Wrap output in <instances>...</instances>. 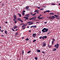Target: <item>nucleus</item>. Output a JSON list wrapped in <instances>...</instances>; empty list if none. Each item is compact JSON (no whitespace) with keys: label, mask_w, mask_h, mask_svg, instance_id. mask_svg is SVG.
<instances>
[{"label":"nucleus","mask_w":60,"mask_h":60,"mask_svg":"<svg viewBox=\"0 0 60 60\" xmlns=\"http://www.w3.org/2000/svg\"><path fill=\"white\" fill-rule=\"evenodd\" d=\"M29 32L30 33V32H31V30H29Z\"/></svg>","instance_id":"69168bd1"},{"label":"nucleus","mask_w":60,"mask_h":60,"mask_svg":"<svg viewBox=\"0 0 60 60\" xmlns=\"http://www.w3.org/2000/svg\"><path fill=\"white\" fill-rule=\"evenodd\" d=\"M12 30L13 31H15V30H14L12 28Z\"/></svg>","instance_id":"72a5a7b5"},{"label":"nucleus","mask_w":60,"mask_h":60,"mask_svg":"<svg viewBox=\"0 0 60 60\" xmlns=\"http://www.w3.org/2000/svg\"><path fill=\"white\" fill-rule=\"evenodd\" d=\"M59 17V15H57V17Z\"/></svg>","instance_id":"0e129e2a"},{"label":"nucleus","mask_w":60,"mask_h":60,"mask_svg":"<svg viewBox=\"0 0 60 60\" xmlns=\"http://www.w3.org/2000/svg\"><path fill=\"white\" fill-rule=\"evenodd\" d=\"M36 17L34 18V19H36Z\"/></svg>","instance_id":"e2e57ef3"},{"label":"nucleus","mask_w":60,"mask_h":60,"mask_svg":"<svg viewBox=\"0 0 60 60\" xmlns=\"http://www.w3.org/2000/svg\"><path fill=\"white\" fill-rule=\"evenodd\" d=\"M33 23V22L32 21V22H31L29 24V26H30V25H33V24H34V23Z\"/></svg>","instance_id":"39448f33"},{"label":"nucleus","mask_w":60,"mask_h":60,"mask_svg":"<svg viewBox=\"0 0 60 60\" xmlns=\"http://www.w3.org/2000/svg\"><path fill=\"white\" fill-rule=\"evenodd\" d=\"M15 24H16V23H17V20L15 21Z\"/></svg>","instance_id":"f704fd0d"},{"label":"nucleus","mask_w":60,"mask_h":60,"mask_svg":"<svg viewBox=\"0 0 60 60\" xmlns=\"http://www.w3.org/2000/svg\"><path fill=\"white\" fill-rule=\"evenodd\" d=\"M30 52H31V51H29L27 52V53H28V54H29V53H30Z\"/></svg>","instance_id":"2f4dec72"},{"label":"nucleus","mask_w":60,"mask_h":60,"mask_svg":"<svg viewBox=\"0 0 60 60\" xmlns=\"http://www.w3.org/2000/svg\"><path fill=\"white\" fill-rule=\"evenodd\" d=\"M20 19V18H18V20H19V19Z\"/></svg>","instance_id":"bf43d9fd"},{"label":"nucleus","mask_w":60,"mask_h":60,"mask_svg":"<svg viewBox=\"0 0 60 60\" xmlns=\"http://www.w3.org/2000/svg\"><path fill=\"white\" fill-rule=\"evenodd\" d=\"M36 14V13H35L34 14H33L32 15V16H34V15H35Z\"/></svg>","instance_id":"c85d7f7f"},{"label":"nucleus","mask_w":60,"mask_h":60,"mask_svg":"<svg viewBox=\"0 0 60 60\" xmlns=\"http://www.w3.org/2000/svg\"><path fill=\"white\" fill-rule=\"evenodd\" d=\"M50 15H54V13H51L50 14Z\"/></svg>","instance_id":"4468645a"},{"label":"nucleus","mask_w":60,"mask_h":60,"mask_svg":"<svg viewBox=\"0 0 60 60\" xmlns=\"http://www.w3.org/2000/svg\"><path fill=\"white\" fill-rule=\"evenodd\" d=\"M34 18L33 17V18H31V19H34Z\"/></svg>","instance_id":"680f3d73"},{"label":"nucleus","mask_w":60,"mask_h":60,"mask_svg":"<svg viewBox=\"0 0 60 60\" xmlns=\"http://www.w3.org/2000/svg\"><path fill=\"white\" fill-rule=\"evenodd\" d=\"M43 9H44L43 8H42L40 9L41 10H43Z\"/></svg>","instance_id":"49530a36"},{"label":"nucleus","mask_w":60,"mask_h":60,"mask_svg":"<svg viewBox=\"0 0 60 60\" xmlns=\"http://www.w3.org/2000/svg\"><path fill=\"white\" fill-rule=\"evenodd\" d=\"M24 26H25L24 25V26H22V28H23V27H24Z\"/></svg>","instance_id":"ea45409f"},{"label":"nucleus","mask_w":60,"mask_h":60,"mask_svg":"<svg viewBox=\"0 0 60 60\" xmlns=\"http://www.w3.org/2000/svg\"><path fill=\"white\" fill-rule=\"evenodd\" d=\"M42 33H45V32H47L48 31V29L44 28L42 30Z\"/></svg>","instance_id":"f257e3e1"},{"label":"nucleus","mask_w":60,"mask_h":60,"mask_svg":"<svg viewBox=\"0 0 60 60\" xmlns=\"http://www.w3.org/2000/svg\"><path fill=\"white\" fill-rule=\"evenodd\" d=\"M42 38V36H41V37H40L39 38L40 39H41Z\"/></svg>","instance_id":"7c9ffc66"},{"label":"nucleus","mask_w":60,"mask_h":60,"mask_svg":"<svg viewBox=\"0 0 60 60\" xmlns=\"http://www.w3.org/2000/svg\"><path fill=\"white\" fill-rule=\"evenodd\" d=\"M37 10H35L34 11V12H37Z\"/></svg>","instance_id":"c9c22d12"},{"label":"nucleus","mask_w":60,"mask_h":60,"mask_svg":"<svg viewBox=\"0 0 60 60\" xmlns=\"http://www.w3.org/2000/svg\"><path fill=\"white\" fill-rule=\"evenodd\" d=\"M40 16H38V19H40Z\"/></svg>","instance_id":"58836bf2"},{"label":"nucleus","mask_w":60,"mask_h":60,"mask_svg":"<svg viewBox=\"0 0 60 60\" xmlns=\"http://www.w3.org/2000/svg\"><path fill=\"white\" fill-rule=\"evenodd\" d=\"M49 18H50V19H52V16H51V17H49Z\"/></svg>","instance_id":"6e6d98bb"},{"label":"nucleus","mask_w":60,"mask_h":60,"mask_svg":"<svg viewBox=\"0 0 60 60\" xmlns=\"http://www.w3.org/2000/svg\"><path fill=\"white\" fill-rule=\"evenodd\" d=\"M43 17H40V18H39V19H43Z\"/></svg>","instance_id":"dca6fc26"},{"label":"nucleus","mask_w":60,"mask_h":60,"mask_svg":"<svg viewBox=\"0 0 60 60\" xmlns=\"http://www.w3.org/2000/svg\"><path fill=\"white\" fill-rule=\"evenodd\" d=\"M22 20H21V19H20H20H19V21H21Z\"/></svg>","instance_id":"8fccbe9b"},{"label":"nucleus","mask_w":60,"mask_h":60,"mask_svg":"<svg viewBox=\"0 0 60 60\" xmlns=\"http://www.w3.org/2000/svg\"><path fill=\"white\" fill-rule=\"evenodd\" d=\"M54 18H55V17L54 16H52V19H54Z\"/></svg>","instance_id":"9b49d317"},{"label":"nucleus","mask_w":60,"mask_h":60,"mask_svg":"<svg viewBox=\"0 0 60 60\" xmlns=\"http://www.w3.org/2000/svg\"><path fill=\"white\" fill-rule=\"evenodd\" d=\"M22 15L24 16V15H25V13L24 12H22Z\"/></svg>","instance_id":"a878e982"},{"label":"nucleus","mask_w":60,"mask_h":60,"mask_svg":"<svg viewBox=\"0 0 60 60\" xmlns=\"http://www.w3.org/2000/svg\"><path fill=\"white\" fill-rule=\"evenodd\" d=\"M42 53H43L44 54H45V53L44 51H42Z\"/></svg>","instance_id":"cd10ccee"},{"label":"nucleus","mask_w":60,"mask_h":60,"mask_svg":"<svg viewBox=\"0 0 60 60\" xmlns=\"http://www.w3.org/2000/svg\"><path fill=\"white\" fill-rule=\"evenodd\" d=\"M17 27H18L17 26H14L13 29H16V28H17Z\"/></svg>","instance_id":"0eeeda50"},{"label":"nucleus","mask_w":60,"mask_h":60,"mask_svg":"<svg viewBox=\"0 0 60 60\" xmlns=\"http://www.w3.org/2000/svg\"><path fill=\"white\" fill-rule=\"evenodd\" d=\"M35 60H38V58H37V57H35Z\"/></svg>","instance_id":"2eb2a0df"},{"label":"nucleus","mask_w":60,"mask_h":60,"mask_svg":"<svg viewBox=\"0 0 60 60\" xmlns=\"http://www.w3.org/2000/svg\"><path fill=\"white\" fill-rule=\"evenodd\" d=\"M25 40L26 41H28V40H29V39L28 38H27Z\"/></svg>","instance_id":"5701e85b"},{"label":"nucleus","mask_w":60,"mask_h":60,"mask_svg":"<svg viewBox=\"0 0 60 60\" xmlns=\"http://www.w3.org/2000/svg\"><path fill=\"white\" fill-rule=\"evenodd\" d=\"M18 29H17L15 30V31H18Z\"/></svg>","instance_id":"13d9d810"},{"label":"nucleus","mask_w":60,"mask_h":60,"mask_svg":"<svg viewBox=\"0 0 60 60\" xmlns=\"http://www.w3.org/2000/svg\"><path fill=\"white\" fill-rule=\"evenodd\" d=\"M29 8V7L28 6H27L26 8V9H28Z\"/></svg>","instance_id":"473e14b6"},{"label":"nucleus","mask_w":60,"mask_h":60,"mask_svg":"<svg viewBox=\"0 0 60 60\" xmlns=\"http://www.w3.org/2000/svg\"><path fill=\"white\" fill-rule=\"evenodd\" d=\"M50 12V11H49V10H48V11H45L44 12V13H46V12Z\"/></svg>","instance_id":"6e6552de"},{"label":"nucleus","mask_w":60,"mask_h":60,"mask_svg":"<svg viewBox=\"0 0 60 60\" xmlns=\"http://www.w3.org/2000/svg\"><path fill=\"white\" fill-rule=\"evenodd\" d=\"M52 41H55V39H52Z\"/></svg>","instance_id":"a19ab883"},{"label":"nucleus","mask_w":60,"mask_h":60,"mask_svg":"<svg viewBox=\"0 0 60 60\" xmlns=\"http://www.w3.org/2000/svg\"><path fill=\"white\" fill-rule=\"evenodd\" d=\"M37 53H39V52H41V51L39 49L38 50V49H37Z\"/></svg>","instance_id":"423d86ee"},{"label":"nucleus","mask_w":60,"mask_h":60,"mask_svg":"<svg viewBox=\"0 0 60 60\" xmlns=\"http://www.w3.org/2000/svg\"><path fill=\"white\" fill-rule=\"evenodd\" d=\"M48 47L49 48H51V45L49 46V45H48Z\"/></svg>","instance_id":"aec40b11"},{"label":"nucleus","mask_w":60,"mask_h":60,"mask_svg":"<svg viewBox=\"0 0 60 60\" xmlns=\"http://www.w3.org/2000/svg\"><path fill=\"white\" fill-rule=\"evenodd\" d=\"M23 12H26V11L25 10L23 11Z\"/></svg>","instance_id":"603ef678"},{"label":"nucleus","mask_w":60,"mask_h":60,"mask_svg":"<svg viewBox=\"0 0 60 60\" xmlns=\"http://www.w3.org/2000/svg\"><path fill=\"white\" fill-rule=\"evenodd\" d=\"M36 41V40H33V42H35V41Z\"/></svg>","instance_id":"a211bd4d"},{"label":"nucleus","mask_w":60,"mask_h":60,"mask_svg":"<svg viewBox=\"0 0 60 60\" xmlns=\"http://www.w3.org/2000/svg\"><path fill=\"white\" fill-rule=\"evenodd\" d=\"M30 14L31 15H33V13H32V12H31L30 13Z\"/></svg>","instance_id":"09e8293b"},{"label":"nucleus","mask_w":60,"mask_h":60,"mask_svg":"<svg viewBox=\"0 0 60 60\" xmlns=\"http://www.w3.org/2000/svg\"><path fill=\"white\" fill-rule=\"evenodd\" d=\"M28 19V17L26 18L25 19Z\"/></svg>","instance_id":"37998d69"},{"label":"nucleus","mask_w":60,"mask_h":60,"mask_svg":"<svg viewBox=\"0 0 60 60\" xmlns=\"http://www.w3.org/2000/svg\"><path fill=\"white\" fill-rule=\"evenodd\" d=\"M29 15V14H28L27 15H25V16H28Z\"/></svg>","instance_id":"e433bc0d"},{"label":"nucleus","mask_w":60,"mask_h":60,"mask_svg":"<svg viewBox=\"0 0 60 60\" xmlns=\"http://www.w3.org/2000/svg\"><path fill=\"white\" fill-rule=\"evenodd\" d=\"M45 24H47V22H44Z\"/></svg>","instance_id":"c03bdc74"},{"label":"nucleus","mask_w":60,"mask_h":60,"mask_svg":"<svg viewBox=\"0 0 60 60\" xmlns=\"http://www.w3.org/2000/svg\"><path fill=\"white\" fill-rule=\"evenodd\" d=\"M47 38V36H46L42 37V40H44V39H46Z\"/></svg>","instance_id":"7ed1b4c3"},{"label":"nucleus","mask_w":60,"mask_h":60,"mask_svg":"<svg viewBox=\"0 0 60 60\" xmlns=\"http://www.w3.org/2000/svg\"><path fill=\"white\" fill-rule=\"evenodd\" d=\"M38 9H40V8H40V7H38Z\"/></svg>","instance_id":"864d4df0"},{"label":"nucleus","mask_w":60,"mask_h":60,"mask_svg":"<svg viewBox=\"0 0 60 60\" xmlns=\"http://www.w3.org/2000/svg\"><path fill=\"white\" fill-rule=\"evenodd\" d=\"M4 31V30H1V32H3V31Z\"/></svg>","instance_id":"79ce46f5"},{"label":"nucleus","mask_w":60,"mask_h":60,"mask_svg":"<svg viewBox=\"0 0 60 60\" xmlns=\"http://www.w3.org/2000/svg\"><path fill=\"white\" fill-rule=\"evenodd\" d=\"M56 49L55 48L52 50L53 51H56Z\"/></svg>","instance_id":"f8f14e48"},{"label":"nucleus","mask_w":60,"mask_h":60,"mask_svg":"<svg viewBox=\"0 0 60 60\" xmlns=\"http://www.w3.org/2000/svg\"><path fill=\"white\" fill-rule=\"evenodd\" d=\"M54 41H52V44L53 45L54 44Z\"/></svg>","instance_id":"b1692460"},{"label":"nucleus","mask_w":60,"mask_h":60,"mask_svg":"<svg viewBox=\"0 0 60 60\" xmlns=\"http://www.w3.org/2000/svg\"><path fill=\"white\" fill-rule=\"evenodd\" d=\"M24 50H22V55H23V54H24Z\"/></svg>","instance_id":"412c9836"},{"label":"nucleus","mask_w":60,"mask_h":60,"mask_svg":"<svg viewBox=\"0 0 60 60\" xmlns=\"http://www.w3.org/2000/svg\"><path fill=\"white\" fill-rule=\"evenodd\" d=\"M18 14L19 15V17H21V15L20 14L18 13Z\"/></svg>","instance_id":"f3484780"},{"label":"nucleus","mask_w":60,"mask_h":60,"mask_svg":"<svg viewBox=\"0 0 60 60\" xmlns=\"http://www.w3.org/2000/svg\"><path fill=\"white\" fill-rule=\"evenodd\" d=\"M54 16H55V17H57V15H54Z\"/></svg>","instance_id":"a18cd8bd"},{"label":"nucleus","mask_w":60,"mask_h":60,"mask_svg":"<svg viewBox=\"0 0 60 60\" xmlns=\"http://www.w3.org/2000/svg\"><path fill=\"white\" fill-rule=\"evenodd\" d=\"M25 27H24L23 28V30H24V29H25Z\"/></svg>","instance_id":"774afa93"},{"label":"nucleus","mask_w":60,"mask_h":60,"mask_svg":"<svg viewBox=\"0 0 60 60\" xmlns=\"http://www.w3.org/2000/svg\"><path fill=\"white\" fill-rule=\"evenodd\" d=\"M18 34V33L17 32H16V34H15V36H16V35H17V34Z\"/></svg>","instance_id":"4be33fe9"},{"label":"nucleus","mask_w":60,"mask_h":60,"mask_svg":"<svg viewBox=\"0 0 60 60\" xmlns=\"http://www.w3.org/2000/svg\"><path fill=\"white\" fill-rule=\"evenodd\" d=\"M7 23H8V22H5V23L6 24H7Z\"/></svg>","instance_id":"4d7b16f0"},{"label":"nucleus","mask_w":60,"mask_h":60,"mask_svg":"<svg viewBox=\"0 0 60 60\" xmlns=\"http://www.w3.org/2000/svg\"><path fill=\"white\" fill-rule=\"evenodd\" d=\"M4 4H2V6H4Z\"/></svg>","instance_id":"de8ad7c7"},{"label":"nucleus","mask_w":60,"mask_h":60,"mask_svg":"<svg viewBox=\"0 0 60 60\" xmlns=\"http://www.w3.org/2000/svg\"><path fill=\"white\" fill-rule=\"evenodd\" d=\"M26 16H25V17H24V19H26Z\"/></svg>","instance_id":"3c124183"},{"label":"nucleus","mask_w":60,"mask_h":60,"mask_svg":"<svg viewBox=\"0 0 60 60\" xmlns=\"http://www.w3.org/2000/svg\"><path fill=\"white\" fill-rule=\"evenodd\" d=\"M33 27H35V28H37V26H36V25L34 26Z\"/></svg>","instance_id":"393cba45"},{"label":"nucleus","mask_w":60,"mask_h":60,"mask_svg":"<svg viewBox=\"0 0 60 60\" xmlns=\"http://www.w3.org/2000/svg\"><path fill=\"white\" fill-rule=\"evenodd\" d=\"M24 37H23L22 38V39H24Z\"/></svg>","instance_id":"338daca9"},{"label":"nucleus","mask_w":60,"mask_h":60,"mask_svg":"<svg viewBox=\"0 0 60 60\" xmlns=\"http://www.w3.org/2000/svg\"><path fill=\"white\" fill-rule=\"evenodd\" d=\"M52 5H56V4H52Z\"/></svg>","instance_id":"4c0bfd02"},{"label":"nucleus","mask_w":60,"mask_h":60,"mask_svg":"<svg viewBox=\"0 0 60 60\" xmlns=\"http://www.w3.org/2000/svg\"><path fill=\"white\" fill-rule=\"evenodd\" d=\"M33 37L34 38H35V36H36V34L35 33L34 34V33L33 34Z\"/></svg>","instance_id":"20e7f679"},{"label":"nucleus","mask_w":60,"mask_h":60,"mask_svg":"<svg viewBox=\"0 0 60 60\" xmlns=\"http://www.w3.org/2000/svg\"><path fill=\"white\" fill-rule=\"evenodd\" d=\"M39 10H37V14H39Z\"/></svg>","instance_id":"6ab92c4d"},{"label":"nucleus","mask_w":60,"mask_h":60,"mask_svg":"<svg viewBox=\"0 0 60 60\" xmlns=\"http://www.w3.org/2000/svg\"><path fill=\"white\" fill-rule=\"evenodd\" d=\"M58 47H59V44H56L54 45V47H55L56 49H58Z\"/></svg>","instance_id":"f03ea898"},{"label":"nucleus","mask_w":60,"mask_h":60,"mask_svg":"<svg viewBox=\"0 0 60 60\" xmlns=\"http://www.w3.org/2000/svg\"><path fill=\"white\" fill-rule=\"evenodd\" d=\"M29 24H30V23H31V21H29Z\"/></svg>","instance_id":"052dcab7"},{"label":"nucleus","mask_w":60,"mask_h":60,"mask_svg":"<svg viewBox=\"0 0 60 60\" xmlns=\"http://www.w3.org/2000/svg\"><path fill=\"white\" fill-rule=\"evenodd\" d=\"M22 25H24V23H21L20 25V26H22Z\"/></svg>","instance_id":"c756f323"},{"label":"nucleus","mask_w":60,"mask_h":60,"mask_svg":"<svg viewBox=\"0 0 60 60\" xmlns=\"http://www.w3.org/2000/svg\"><path fill=\"white\" fill-rule=\"evenodd\" d=\"M21 21V23H22V22H23V21L22 20Z\"/></svg>","instance_id":"5fc2aeb1"},{"label":"nucleus","mask_w":60,"mask_h":60,"mask_svg":"<svg viewBox=\"0 0 60 60\" xmlns=\"http://www.w3.org/2000/svg\"><path fill=\"white\" fill-rule=\"evenodd\" d=\"M5 34H7V31L6 30L5 31Z\"/></svg>","instance_id":"ddd939ff"},{"label":"nucleus","mask_w":60,"mask_h":60,"mask_svg":"<svg viewBox=\"0 0 60 60\" xmlns=\"http://www.w3.org/2000/svg\"><path fill=\"white\" fill-rule=\"evenodd\" d=\"M56 19H58V20L59 19H60V18L58 17H56Z\"/></svg>","instance_id":"bb28decb"},{"label":"nucleus","mask_w":60,"mask_h":60,"mask_svg":"<svg viewBox=\"0 0 60 60\" xmlns=\"http://www.w3.org/2000/svg\"><path fill=\"white\" fill-rule=\"evenodd\" d=\"M46 44L45 43H44L43 44L42 47H45L46 46Z\"/></svg>","instance_id":"9d476101"},{"label":"nucleus","mask_w":60,"mask_h":60,"mask_svg":"<svg viewBox=\"0 0 60 60\" xmlns=\"http://www.w3.org/2000/svg\"><path fill=\"white\" fill-rule=\"evenodd\" d=\"M14 18L15 19H17V18H16V17L15 15H14Z\"/></svg>","instance_id":"1a4fd4ad"}]
</instances>
